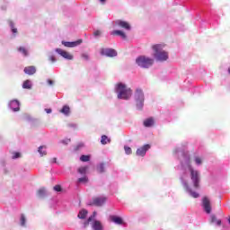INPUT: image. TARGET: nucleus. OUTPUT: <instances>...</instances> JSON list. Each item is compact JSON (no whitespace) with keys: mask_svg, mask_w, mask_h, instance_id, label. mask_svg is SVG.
<instances>
[{"mask_svg":"<svg viewBox=\"0 0 230 230\" xmlns=\"http://www.w3.org/2000/svg\"><path fill=\"white\" fill-rule=\"evenodd\" d=\"M105 202H107V197H94L89 203V206H96L97 208H102Z\"/></svg>","mask_w":230,"mask_h":230,"instance_id":"obj_6","label":"nucleus"},{"mask_svg":"<svg viewBox=\"0 0 230 230\" xmlns=\"http://www.w3.org/2000/svg\"><path fill=\"white\" fill-rule=\"evenodd\" d=\"M96 217V212H93V216H91L84 223V227H87L89 226L90 222H93V219Z\"/></svg>","mask_w":230,"mask_h":230,"instance_id":"obj_25","label":"nucleus"},{"mask_svg":"<svg viewBox=\"0 0 230 230\" xmlns=\"http://www.w3.org/2000/svg\"><path fill=\"white\" fill-rule=\"evenodd\" d=\"M150 148H151V146L148 144H146L143 146L137 149L136 155H139L140 157H145V155H146V152H148Z\"/></svg>","mask_w":230,"mask_h":230,"instance_id":"obj_8","label":"nucleus"},{"mask_svg":"<svg viewBox=\"0 0 230 230\" xmlns=\"http://www.w3.org/2000/svg\"><path fill=\"white\" fill-rule=\"evenodd\" d=\"M19 157H21V153L19 152L13 153V159H19Z\"/></svg>","mask_w":230,"mask_h":230,"instance_id":"obj_36","label":"nucleus"},{"mask_svg":"<svg viewBox=\"0 0 230 230\" xmlns=\"http://www.w3.org/2000/svg\"><path fill=\"white\" fill-rule=\"evenodd\" d=\"M55 191H62V187L60 185L54 186Z\"/></svg>","mask_w":230,"mask_h":230,"instance_id":"obj_39","label":"nucleus"},{"mask_svg":"<svg viewBox=\"0 0 230 230\" xmlns=\"http://www.w3.org/2000/svg\"><path fill=\"white\" fill-rule=\"evenodd\" d=\"M228 73H229V75H230V68H228Z\"/></svg>","mask_w":230,"mask_h":230,"instance_id":"obj_47","label":"nucleus"},{"mask_svg":"<svg viewBox=\"0 0 230 230\" xmlns=\"http://www.w3.org/2000/svg\"><path fill=\"white\" fill-rule=\"evenodd\" d=\"M116 26H119V28H123L124 30H130V23L125 21L117 20L115 22Z\"/></svg>","mask_w":230,"mask_h":230,"instance_id":"obj_12","label":"nucleus"},{"mask_svg":"<svg viewBox=\"0 0 230 230\" xmlns=\"http://www.w3.org/2000/svg\"><path fill=\"white\" fill-rule=\"evenodd\" d=\"M63 46L66 48H76V46H80L82 44V40H78L76 41H62Z\"/></svg>","mask_w":230,"mask_h":230,"instance_id":"obj_11","label":"nucleus"},{"mask_svg":"<svg viewBox=\"0 0 230 230\" xmlns=\"http://www.w3.org/2000/svg\"><path fill=\"white\" fill-rule=\"evenodd\" d=\"M82 58H84V60H89V54L84 53L82 54Z\"/></svg>","mask_w":230,"mask_h":230,"instance_id":"obj_40","label":"nucleus"},{"mask_svg":"<svg viewBox=\"0 0 230 230\" xmlns=\"http://www.w3.org/2000/svg\"><path fill=\"white\" fill-rule=\"evenodd\" d=\"M78 182H83L84 184L89 182V178H87V176H84L82 178L78 179Z\"/></svg>","mask_w":230,"mask_h":230,"instance_id":"obj_31","label":"nucleus"},{"mask_svg":"<svg viewBox=\"0 0 230 230\" xmlns=\"http://www.w3.org/2000/svg\"><path fill=\"white\" fill-rule=\"evenodd\" d=\"M50 163H57V158H52Z\"/></svg>","mask_w":230,"mask_h":230,"instance_id":"obj_45","label":"nucleus"},{"mask_svg":"<svg viewBox=\"0 0 230 230\" xmlns=\"http://www.w3.org/2000/svg\"><path fill=\"white\" fill-rule=\"evenodd\" d=\"M211 223L217 224V226H222V221L220 219H217V217L211 216Z\"/></svg>","mask_w":230,"mask_h":230,"instance_id":"obj_23","label":"nucleus"},{"mask_svg":"<svg viewBox=\"0 0 230 230\" xmlns=\"http://www.w3.org/2000/svg\"><path fill=\"white\" fill-rule=\"evenodd\" d=\"M111 222H114V224H118L119 226H121L123 224V219L117 216H111L110 217Z\"/></svg>","mask_w":230,"mask_h":230,"instance_id":"obj_17","label":"nucleus"},{"mask_svg":"<svg viewBox=\"0 0 230 230\" xmlns=\"http://www.w3.org/2000/svg\"><path fill=\"white\" fill-rule=\"evenodd\" d=\"M111 35H113V36H119V37H121V39H127V34H125V32H123L122 31H119V30H115L113 31H111Z\"/></svg>","mask_w":230,"mask_h":230,"instance_id":"obj_16","label":"nucleus"},{"mask_svg":"<svg viewBox=\"0 0 230 230\" xmlns=\"http://www.w3.org/2000/svg\"><path fill=\"white\" fill-rule=\"evenodd\" d=\"M78 172L81 173V175H85V173H87V166L80 167Z\"/></svg>","mask_w":230,"mask_h":230,"instance_id":"obj_29","label":"nucleus"},{"mask_svg":"<svg viewBox=\"0 0 230 230\" xmlns=\"http://www.w3.org/2000/svg\"><path fill=\"white\" fill-rule=\"evenodd\" d=\"M136 63L137 64V66H139V67L148 69V67L154 66V59L142 56L136 59Z\"/></svg>","mask_w":230,"mask_h":230,"instance_id":"obj_3","label":"nucleus"},{"mask_svg":"<svg viewBox=\"0 0 230 230\" xmlns=\"http://www.w3.org/2000/svg\"><path fill=\"white\" fill-rule=\"evenodd\" d=\"M102 57H118V52L114 49H101Z\"/></svg>","mask_w":230,"mask_h":230,"instance_id":"obj_7","label":"nucleus"},{"mask_svg":"<svg viewBox=\"0 0 230 230\" xmlns=\"http://www.w3.org/2000/svg\"><path fill=\"white\" fill-rule=\"evenodd\" d=\"M135 99L137 102V107L139 111H141V109H143V105L145 102V94L143 93V90L137 88L136 90V93H135Z\"/></svg>","mask_w":230,"mask_h":230,"instance_id":"obj_5","label":"nucleus"},{"mask_svg":"<svg viewBox=\"0 0 230 230\" xmlns=\"http://www.w3.org/2000/svg\"><path fill=\"white\" fill-rule=\"evenodd\" d=\"M189 170L190 172V179L193 182V186L196 190H199L200 188V177L199 176V171L193 170L191 165H189Z\"/></svg>","mask_w":230,"mask_h":230,"instance_id":"obj_4","label":"nucleus"},{"mask_svg":"<svg viewBox=\"0 0 230 230\" xmlns=\"http://www.w3.org/2000/svg\"><path fill=\"white\" fill-rule=\"evenodd\" d=\"M202 206L204 208L205 212L208 213V215H209V213H211V201L208 197L203 198Z\"/></svg>","mask_w":230,"mask_h":230,"instance_id":"obj_9","label":"nucleus"},{"mask_svg":"<svg viewBox=\"0 0 230 230\" xmlns=\"http://www.w3.org/2000/svg\"><path fill=\"white\" fill-rule=\"evenodd\" d=\"M23 71L25 75H31L37 73V68L34 66H26Z\"/></svg>","mask_w":230,"mask_h":230,"instance_id":"obj_14","label":"nucleus"},{"mask_svg":"<svg viewBox=\"0 0 230 230\" xmlns=\"http://www.w3.org/2000/svg\"><path fill=\"white\" fill-rule=\"evenodd\" d=\"M195 163H196V164H202V158L196 156Z\"/></svg>","mask_w":230,"mask_h":230,"instance_id":"obj_37","label":"nucleus"},{"mask_svg":"<svg viewBox=\"0 0 230 230\" xmlns=\"http://www.w3.org/2000/svg\"><path fill=\"white\" fill-rule=\"evenodd\" d=\"M80 148H84V143H79L75 147V151L78 152V150H80Z\"/></svg>","mask_w":230,"mask_h":230,"instance_id":"obj_35","label":"nucleus"},{"mask_svg":"<svg viewBox=\"0 0 230 230\" xmlns=\"http://www.w3.org/2000/svg\"><path fill=\"white\" fill-rule=\"evenodd\" d=\"M189 159V163H190V158H188Z\"/></svg>","mask_w":230,"mask_h":230,"instance_id":"obj_48","label":"nucleus"},{"mask_svg":"<svg viewBox=\"0 0 230 230\" xmlns=\"http://www.w3.org/2000/svg\"><path fill=\"white\" fill-rule=\"evenodd\" d=\"M19 101L13 100L10 102V107L14 112H18L21 110Z\"/></svg>","mask_w":230,"mask_h":230,"instance_id":"obj_13","label":"nucleus"},{"mask_svg":"<svg viewBox=\"0 0 230 230\" xmlns=\"http://www.w3.org/2000/svg\"><path fill=\"white\" fill-rule=\"evenodd\" d=\"M60 112L62 114H65V116H69V113L71 112V109L69 108V106L65 105L63 106V108L60 110Z\"/></svg>","mask_w":230,"mask_h":230,"instance_id":"obj_20","label":"nucleus"},{"mask_svg":"<svg viewBox=\"0 0 230 230\" xmlns=\"http://www.w3.org/2000/svg\"><path fill=\"white\" fill-rule=\"evenodd\" d=\"M48 84H49V85H53L54 82H53V80L49 79L48 80Z\"/></svg>","mask_w":230,"mask_h":230,"instance_id":"obj_43","label":"nucleus"},{"mask_svg":"<svg viewBox=\"0 0 230 230\" xmlns=\"http://www.w3.org/2000/svg\"><path fill=\"white\" fill-rule=\"evenodd\" d=\"M102 145H107V143H111V138L107 137L106 135H102L101 138Z\"/></svg>","mask_w":230,"mask_h":230,"instance_id":"obj_21","label":"nucleus"},{"mask_svg":"<svg viewBox=\"0 0 230 230\" xmlns=\"http://www.w3.org/2000/svg\"><path fill=\"white\" fill-rule=\"evenodd\" d=\"M92 227L93 230H103V226L100 221H94Z\"/></svg>","mask_w":230,"mask_h":230,"instance_id":"obj_19","label":"nucleus"},{"mask_svg":"<svg viewBox=\"0 0 230 230\" xmlns=\"http://www.w3.org/2000/svg\"><path fill=\"white\" fill-rule=\"evenodd\" d=\"M44 148H46V146H40L39 149H38V152H39V154H40V155L41 157H44V155H47V154H48V152H46V150H44Z\"/></svg>","mask_w":230,"mask_h":230,"instance_id":"obj_22","label":"nucleus"},{"mask_svg":"<svg viewBox=\"0 0 230 230\" xmlns=\"http://www.w3.org/2000/svg\"><path fill=\"white\" fill-rule=\"evenodd\" d=\"M89 212L87 211V209H82L79 211L77 217L81 219V220H84V218L87 217V214Z\"/></svg>","mask_w":230,"mask_h":230,"instance_id":"obj_18","label":"nucleus"},{"mask_svg":"<svg viewBox=\"0 0 230 230\" xmlns=\"http://www.w3.org/2000/svg\"><path fill=\"white\" fill-rule=\"evenodd\" d=\"M164 44H156L152 46V49L155 51L154 57L159 62H164L168 58V52L163 50Z\"/></svg>","mask_w":230,"mask_h":230,"instance_id":"obj_1","label":"nucleus"},{"mask_svg":"<svg viewBox=\"0 0 230 230\" xmlns=\"http://www.w3.org/2000/svg\"><path fill=\"white\" fill-rule=\"evenodd\" d=\"M18 51H20V53H22L23 57H28V49H26V48L20 47L18 48Z\"/></svg>","mask_w":230,"mask_h":230,"instance_id":"obj_26","label":"nucleus"},{"mask_svg":"<svg viewBox=\"0 0 230 230\" xmlns=\"http://www.w3.org/2000/svg\"><path fill=\"white\" fill-rule=\"evenodd\" d=\"M37 195L38 197H44V195H46V189L45 188H41L37 191Z\"/></svg>","mask_w":230,"mask_h":230,"instance_id":"obj_27","label":"nucleus"},{"mask_svg":"<svg viewBox=\"0 0 230 230\" xmlns=\"http://www.w3.org/2000/svg\"><path fill=\"white\" fill-rule=\"evenodd\" d=\"M56 53H58V55L63 57V58H66V60H73V55L62 49H57Z\"/></svg>","mask_w":230,"mask_h":230,"instance_id":"obj_10","label":"nucleus"},{"mask_svg":"<svg viewBox=\"0 0 230 230\" xmlns=\"http://www.w3.org/2000/svg\"><path fill=\"white\" fill-rule=\"evenodd\" d=\"M93 35H94V37H100V35H102V31H95L93 32Z\"/></svg>","mask_w":230,"mask_h":230,"instance_id":"obj_41","label":"nucleus"},{"mask_svg":"<svg viewBox=\"0 0 230 230\" xmlns=\"http://www.w3.org/2000/svg\"><path fill=\"white\" fill-rule=\"evenodd\" d=\"M90 159H91V156L85 155H83L80 157V161H82L83 163H87L88 161H90Z\"/></svg>","mask_w":230,"mask_h":230,"instance_id":"obj_28","label":"nucleus"},{"mask_svg":"<svg viewBox=\"0 0 230 230\" xmlns=\"http://www.w3.org/2000/svg\"><path fill=\"white\" fill-rule=\"evenodd\" d=\"M45 111L47 112V114H51V109H45Z\"/></svg>","mask_w":230,"mask_h":230,"instance_id":"obj_44","label":"nucleus"},{"mask_svg":"<svg viewBox=\"0 0 230 230\" xmlns=\"http://www.w3.org/2000/svg\"><path fill=\"white\" fill-rule=\"evenodd\" d=\"M49 60H50V62H57V58H55V56H50L49 58Z\"/></svg>","mask_w":230,"mask_h":230,"instance_id":"obj_42","label":"nucleus"},{"mask_svg":"<svg viewBox=\"0 0 230 230\" xmlns=\"http://www.w3.org/2000/svg\"><path fill=\"white\" fill-rule=\"evenodd\" d=\"M124 150H125V153L128 155H130V154H132V148L128 147V146H124Z\"/></svg>","mask_w":230,"mask_h":230,"instance_id":"obj_33","label":"nucleus"},{"mask_svg":"<svg viewBox=\"0 0 230 230\" xmlns=\"http://www.w3.org/2000/svg\"><path fill=\"white\" fill-rule=\"evenodd\" d=\"M105 1H106V0H100V2H101L102 4H105Z\"/></svg>","mask_w":230,"mask_h":230,"instance_id":"obj_46","label":"nucleus"},{"mask_svg":"<svg viewBox=\"0 0 230 230\" xmlns=\"http://www.w3.org/2000/svg\"><path fill=\"white\" fill-rule=\"evenodd\" d=\"M116 89L119 100H129L132 96V89L127 88L123 83H119Z\"/></svg>","mask_w":230,"mask_h":230,"instance_id":"obj_2","label":"nucleus"},{"mask_svg":"<svg viewBox=\"0 0 230 230\" xmlns=\"http://www.w3.org/2000/svg\"><path fill=\"white\" fill-rule=\"evenodd\" d=\"M190 193L194 199H199V193L192 191L191 190H190Z\"/></svg>","mask_w":230,"mask_h":230,"instance_id":"obj_38","label":"nucleus"},{"mask_svg":"<svg viewBox=\"0 0 230 230\" xmlns=\"http://www.w3.org/2000/svg\"><path fill=\"white\" fill-rule=\"evenodd\" d=\"M99 173H103V172H105V164H101L98 168H97Z\"/></svg>","mask_w":230,"mask_h":230,"instance_id":"obj_30","label":"nucleus"},{"mask_svg":"<svg viewBox=\"0 0 230 230\" xmlns=\"http://www.w3.org/2000/svg\"><path fill=\"white\" fill-rule=\"evenodd\" d=\"M22 88L23 89H31V81H30V80L24 81L23 84H22Z\"/></svg>","mask_w":230,"mask_h":230,"instance_id":"obj_24","label":"nucleus"},{"mask_svg":"<svg viewBox=\"0 0 230 230\" xmlns=\"http://www.w3.org/2000/svg\"><path fill=\"white\" fill-rule=\"evenodd\" d=\"M9 24H10V26H11V28H12V32H13V33H17V28L14 27L13 22H10Z\"/></svg>","mask_w":230,"mask_h":230,"instance_id":"obj_34","label":"nucleus"},{"mask_svg":"<svg viewBox=\"0 0 230 230\" xmlns=\"http://www.w3.org/2000/svg\"><path fill=\"white\" fill-rule=\"evenodd\" d=\"M155 123V121L154 120V118H148L146 119L143 122L144 127L146 128H150V127H154V124Z\"/></svg>","mask_w":230,"mask_h":230,"instance_id":"obj_15","label":"nucleus"},{"mask_svg":"<svg viewBox=\"0 0 230 230\" xmlns=\"http://www.w3.org/2000/svg\"><path fill=\"white\" fill-rule=\"evenodd\" d=\"M21 226H26V217H24L23 214L21 216Z\"/></svg>","mask_w":230,"mask_h":230,"instance_id":"obj_32","label":"nucleus"}]
</instances>
